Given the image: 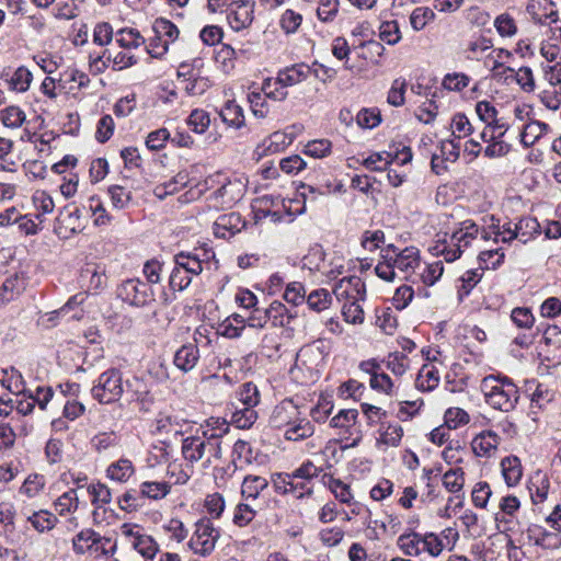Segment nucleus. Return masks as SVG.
Segmentation results:
<instances>
[{
	"label": "nucleus",
	"mask_w": 561,
	"mask_h": 561,
	"mask_svg": "<svg viewBox=\"0 0 561 561\" xmlns=\"http://www.w3.org/2000/svg\"><path fill=\"white\" fill-rule=\"evenodd\" d=\"M514 224L515 222H507L503 225L502 228H500L499 224H493L490 227L492 231H486L485 229L480 231L474 221L470 219L463 220L450 234L445 233V238L438 241L434 249L436 253L443 255L447 262H454L460 257L465 249L469 248L471 243L477 240L479 234L483 240L493 239L495 242L501 240L506 243L514 239L518 240V237H512V234H515Z\"/></svg>",
	"instance_id": "obj_1"
},
{
	"label": "nucleus",
	"mask_w": 561,
	"mask_h": 561,
	"mask_svg": "<svg viewBox=\"0 0 561 561\" xmlns=\"http://www.w3.org/2000/svg\"><path fill=\"white\" fill-rule=\"evenodd\" d=\"M388 248L396 253L394 266L407 282L419 286H433L442 277L444 273L442 261L423 262L419 249L414 247H408L399 252L393 244Z\"/></svg>",
	"instance_id": "obj_2"
},
{
	"label": "nucleus",
	"mask_w": 561,
	"mask_h": 561,
	"mask_svg": "<svg viewBox=\"0 0 561 561\" xmlns=\"http://www.w3.org/2000/svg\"><path fill=\"white\" fill-rule=\"evenodd\" d=\"M481 389L485 402L493 409L511 412L515 409L519 390L514 381L505 375H489L482 379Z\"/></svg>",
	"instance_id": "obj_3"
},
{
	"label": "nucleus",
	"mask_w": 561,
	"mask_h": 561,
	"mask_svg": "<svg viewBox=\"0 0 561 561\" xmlns=\"http://www.w3.org/2000/svg\"><path fill=\"white\" fill-rule=\"evenodd\" d=\"M124 393L123 373L117 368H108L94 381L91 396L101 404L117 402Z\"/></svg>",
	"instance_id": "obj_4"
},
{
	"label": "nucleus",
	"mask_w": 561,
	"mask_h": 561,
	"mask_svg": "<svg viewBox=\"0 0 561 561\" xmlns=\"http://www.w3.org/2000/svg\"><path fill=\"white\" fill-rule=\"evenodd\" d=\"M220 537V529L216 528L210 518H201L195 524V531L188 542L190 548L202 557L209 556Z\"/></svg>",
	"instance_id": "obj_5"
},
{
	"label": "nucleus",
	"mask_w": 561,
	"mask_h": 561,
	"mask_svg": "<svg viewBox=\"0 0 561 561\" xmlns=\"http://www.w3.org/2000/svg\"><path fill=\"white\" fill-rule=\"evenodd\" d=\"M321 469L313 462L306 461L300 467L290 472L293 478L289 485L290 495L295 499L309 497L313 493L314 479L319 477Z\"/></svg>",
	"instance_id": "obj_6"
},
{
	"label": "nucleus",
	"mask_w": 561,
	"mask_h": 561,
	"mask_svg": "<svg viewBox=\"0 0 561 561\" xmlns=\"http://www.w3.org/2000/svg\"><path fill=\"white\" fill-rule=\"evenodd\" d=\"M358 411L355 409L341 410L330 421V425L334 428L340 430L341 439H351L345 448L356 447L362 440V431L357 425Z\"/></svg>",
	"instance_id": "obj_7"
},
{
	"label": "nucleus",
	"mask_w": 561,
	"mask_h": 561,
	"mask_svg": "<svg viewBox=\"0 0 561 561\" xmlns=\"http://www.w3.org/2000/svg\"><path fill=\"white\" fill-rule=\"evenodd\" d=\"M117 296L130 306L144 307L153 300L154 294L147 283L130 278L117 287Z\"/></svg>",
	"instance_id": "obj_8"
},
{
	"label": "nucleus",
	"mask_w": 561,
	"mask_h": 561,
	"mask_svg": "<svg viewBox=\"0 0 561 561\" xmlns=\"http://www.w3.org/2000/svg\"><path fill=\"white\" fill-rule=\"evenodd\" d=\"M122 535L128 539L131 547L145 559H152L158 550V543L149 535L142 534L138 525L123 524L121 526Z\"/></svg>",
	"instance_id": "obj_9"
},
{
	"label": "nucleus",
	"mask_w": 561,
	"mask_h": 561,
	"mask_svg": "<svg viewBox=\"0 0 561 561\" xmlns=\"http://www.w3.org/2000/svg\"><path fill=\"white\" fill-rule=\"evenodd\" d=\"M254 0H234L228 7L227 22L236 31L248 28L254 19Z\"/></svg>",
	"instance_id": "obj_10"
},
{
	"label": "nucleus",
	"mask_w": 561,
	"mask_h": 561,
	"mask_svg": "<svg viewBox=\"0 0 561 561\" xmlns=\"http://www.w3.org/2000/svg\"><path fill=\"white\" fill-rule=\"evenodd\" d=\"M527 12L531 20L540 25H547L561 32L556 4L551 0H529Z\"/></svg>",
	"instance_id": "obj_11"
},
{
	"label": "nucleus",
	"mask_w": 561,
	"mask_h": 561,
	"mask_svg": "<svg viewBox=\"0 0 561 561\" xmlns=\"http://www.w3.org/2000/svg\"><path fill=\"white\" fill-rule=\"evenodd\" d=\"M333 293L337 300H363L366 294L365 284L358 276L344 277L334 286Z\"/></svg>",
	"instance_id": "obj_12"
},
{
	"label": "nucleus",
	"mask_w": 561,
	"mask_h": 561,
	"mask_svg": "<svg viewBox=\"0 0 561 561\" xmlns=\"http://www.w3.org/2000/svg\"><path fill=\"white\" fill-rule=\"evenodd\" d=\"M82 230L80 222V211L78 208H65L60 211L56 219L55 232L59 238L67 239L71 234L78 233Z\"/></svg>",
	"instance_id": "obj_13"
},
{
	"label": "nucleus",
	"mask_w": 561,
	"mask_h": 561,
	"mask_svg": "<svg viewBox=\"0 0 561 561\" xmlns=\"http://www.w3.org/2000/svg\"><path fill=\"white\" fill-rule=\"evenodd\" d=\"M299 410L293 400H284L277 404L271 415V425L275 428H288L298 421Z\"/></svg>",
	"instance_id": "obj_14"
},
{
	"label": "nucleus",
	"mask_w": 561,
	"mask_h": 561,
	"mask_svg": "<svg viewBox=\"0 0 561 561\" xmlns=\"http://www.w3.org/2000/svg\"><path fill=\"white\" fill-rule=\"evenodd\" d=\"M324 357L325 353L323 351L322 342H313L299 350L295 365L297 367H305L308 370H312L323 362Z\"/></svg>",
	"instance_id": "obj_15"
},
{
	"label": "nucleus",
	"mask_w": 561,
	"mask_h": 561,
	"mask_svg": "<svg viewBox=\"0 0 561 561\" xmlns=\"http://www.w3.org/2000/svg\"><path fill=\"white\" fill-rule=\"evenodd\" d=\"M311 72V66L304 62L295 64L284 69H280L277 73L274 84H279L283 87H293L307 80Z\"/></svg>",
	"instance_id": "obj_16"
},
{
	"label": "nucleus",
	"mask_w": 561,
	"mask_h": 561,
	"mask_svg": "<svg viewBox=\"0 0 561 561\" xmlns=\"http://www.w3.org/2000/svg\"><path fill=\"white\" fill-rule=\"evenodd\" d=\"M526 534L534 545L543 549L554 550L561 547V536L558 533L548 531L542 526L530 525Z\"/></svg>",
	"instance_id": "obj_17"
},
{
	"label": "nucleus",
	"mask_w": 561,
	"mask_h": 561,
	"mask_svg": "<svg viewBox=\"0 0 561 561\" xmlns=\"http://www.w3.org/2000/svg\"><path fill=\"white\" fill-rule=\"evenodd\" d=\"M500 440L495 432L484 431L472 439L471 447L476 456L490 458L496 453Z\"/></svg>",
	"instance_id": "obj_18"
},
{
	"label": "nucleus",
	"mask_w": 561,
	"mask_h": 561,
	"mask_svg": "<svg viewBox=\"0 0 561 561\" xmlns=\"http://www.w3.org/2000/svg\"><path fill=\"white\" fill-rule=\"evenodd\" d=\"M199 348L195 343L182 345L174 354L173 364L183 373L195 368L199 360Z\"/></svg>",
	"instance_id": "obj_19"
},
{
	"label": "nucleus",
	"mask_w": 561,
	"mask_h": 561,
	"mask_svg": "<svg viewBox=\"0 0 561 561\" xmlns=\"http://www.w3.org/2000/svg\"><path fill=\"white\" fill-rule=\"evenodd\" d=\"M99 533L93 528H83L72 538V549L76 554H85L87 552L98 556Z\"/></svg>",
	"instance_id": "obj_20"
},
{
	"label": "nucleus",
	"mask_w": 561,
	"mask_h": 561,
	"mask_svg": "<svg viewBox=\"0 0 561 561\" xmlns=\"http://www.w3.org/2000/svg\"><path fill=\"white\" fill-rule=\"evenodd\" d=\"M493 47V41L490 37H486L482 34L472 36L469 41H467L463 55L468 60L480 61L483 59L484 55L491 50Z\"/></svg>",
	"instance_id": "obj_21"
},
{
	"label": "nucleus",
	"mask_w": 561,
	"mask_h": 561,
	"mask_svg": "<svg viewBox=\"0 0 561 561\" xmlns=\"http://www.w3.org/2000/svg\"><path fill=\"white\" fill-rule=\"evenodd\" d=\"M188 182V173L186 171H180L169 181L156 185L153 195L159 199H164L169 195H173L185 187Z\"/></svg>",
	"instance_id": "obj_22"
},
{
	"label": "nucleus",
	"mask_w": 561,
	"mask_h": 561,
	"mask_svg": "<svg viewBox=\"0 0 561 561\" xmlns=\"http://www.w3.org/2000/svg\"><path fill=\"white\" fill-rule=\"evenodd\" d=\"M354 50L357 51L358 58L365 62L378 66L380 58L383 55V45L375 39L362 42L358 46H354Z\"/></svg>",
	"instance_id": "obj_23"
},
{
	"label": "nucleus",
	"mask_w": 561,
	"mask_h": 561,
	"mask_svg": "<svg viewBox=\"0 0 561 561\" xmlns=\"http://www.w3.org/2000/svg\"><path fill=\"white\" fill-rule=\"evenodd\" d=\"M267 486L268 481L264 477L248 474L241 485V496L244 501H255Z\"/></svg>",
	"instance_id": "obj_24"
},
{
	"label": "nucleus",
	"mask_w": 561,
	"mask_h": 561,
	"mask_svg": "<svg viewBox=\"0 0 561 561\" xmlns=\"http://www.w3.org/2000/svg\"><path fill=\"white\" fill-rule=\"evenodd\" d=\"M182 455L191 463L203 459L205 455V443L202 436H190L182 442Z\"/></svg>",
	"instance_id": "obj_25"
},
{
	"label": "nucleus",
	"mask_w": 561,
	"mask_h": 561,
	"mask_svg": "<svg viewBox=\"0 0 561 561\" xmlns=\"http://www.w3.org/2000/svg\"><path fill=\"white\" fill-rule=\"evenodd\" d=\"M403 436V428L398 423L382 424L379 428L377 446L398 447Z\"/></svg>",
	"instance_id": "obj_26"
},
{
	"label": "nucleus",
	"mask_w": 561,
	"mask_h": 561,
	"mask_svg": "<svg viewBox=\"0 0 561 561\" xmlns=\"http://www.w3.org/2000/svg\"><path fill=\"white\" fill-rule=\"evenodd\" d=\"M515 234L522 243H527L529 240L540 233V225L534 217H523L514 224Z\"/></svg>",
	"instance_id": "obj_27"
},
{
	"label": "nucleus",
	"mask_w": 561,
	"mask_h": 561,
	"mask_svg": "<svg viewBox=\"0 0 561 561\" xmlns=\"http://www.w3.org/2000/svg\"><path fill=\"white\" fill-rule=\"evenodd\" d=\"M257 420V412L252 407H233L230 411V423L240 430L250 428Z\"/></svg>",
	"instance_id": "obj_28"
},
{
	"label": "nucleus",
	"mask_w": 561,
	"mask_h": 561,
	"mask_svg": "<svg viewBox=\"0 0 561 561\" xmlns=\"http://www.w3.org/2000/svg\"><path fill=\"white\" fill-rule=\"evenodd\" d=\"M502 474L508 486L516 485L523 476L520 460L516 456L505 457L501 461Z\"/></svg>",
	"instance_id": "obj_29"
},
{
	"label": "nucleus",
	"mask_w": 561,
	"mask_h": 561,
	"mask_svg": "<svg viewBox=\"0 0 561 561\" xmlns=\"http://www.w3.org/2000/svg\"><path fill=\"white\" fill-rule=\"evenodd\" d=\"M174 264L194 277L203 272V260L192 252L178 253L174 256Z\"/></svg>",
	"instance_id": "obj_30"
},
{
	"label": "nucleus",
	"mask_w": 561,
	"mask_h": 561,
	"mask_svg": "<svg viewBox=\"0 0 561 561\" xmlns=\"http://www.w3.org/2000/svg\"><path fill=\"white\" fill-rule=\"evenodd\" d=\"M438 383V370L434 366L423 365L415 378V387L422 391H432Z\"/></svg>",
	"instance_id": "obj_31"
},
{
	"label": "nucleus",
	"mask_w": 561,
	"mask_h": 561,
	"mask_svg": "<svg viewBox=\"0 0 561 561\" xmlns=\"http://www.w3.org/2000/svg\"><path fill=\"white\" fill-rule=\"evenodd\" d=\"M171 491V484L165 481H145L139 484V493L149 500L164 499Z\"/></svg>",
	"instance_id": "obj_32"
},
{
	"label": "nucleus",
	"mask_w": 561,
	"mask_h": 561,
	"mask_svg": "<svg viewBox=\"0 0 561 561\" xmlns=\"http://www.w3.org/2000/svg\"><path fill=\"white\" fill-rule=\"evenodd\" d=\"M135 472L133 462L127 458H121L111 463L106 470L107 477L117 482H126Z\"/></svg>",
	"instance_id": "obj_33"
},
{
	"label": "nucleus",
	"mask_w": 561,
	"mask_h": 561,
	"mask_svg": "<svg viewBox=\"0 0 561 561\" xmlns=\"http://www.w3.org/2000/svg\"><path fill=\"white\" fill-rule=\"evenodd\" d=\"M219 115L224 123L233 128H240L244 125L243 111L234 101H228L220 110Z\"/></svg>",
	"instance_id": "obj_34"
},
{
	"label": "nucleus",
	"mask_w": 561,
	"mask_h": 561,
	"mask_svg": "<svg viewBox=\"0 0 561 561\" xmlns=\"http://www.w3.org/2000/svg\"><path fill=\"white\" fill-rule=\"evenodd\" d=\"M548 125L539 121H531L527 123L522 133L519 134L520 142L525 148H529L542 137L547 131Z\"/></svg>",
	"instance_id": "obj_35"
},
{
	"label": "nucleus",
	"mask_w": 561,
	"mask_h": 561,
	"mask_svg": "<svg viewBox=\"0 0 561 561\" xmlns=\"http://www.w3.org/2000/svg\"><path fill=\"white\" fill-rule=\"evenodd\" d=\"M398 547L405 556H420L422 553V535L417 533L402 534L397 540Z\"/></svg>",
	"instance_id": "obj_36"
},
{
	"label": "nucleus",
	"mask_w": 561,
	"mask_h": 561,
	"mask_svg": "<svg viewBox=\"0 0 561 561\" xmlns=\"http://www.w3.org/2000/svg\"><path fill=\"white\" fill-rule=\"evenodd\" d=\"M314 433L313 424L306 420L299 419L294 422L288 428H286L284 436L288 440H301L312 436Z\"/></svg>",
	"instance_id": "obj_37"
},
{
	"label": "nucleus",
	"mask_w": 561,
	"mask_h": 561,
	"mask_svg": "<svg viewBox=\"0 0 561 561\" xmlns=\"http://www.w3.org/2000/svg\"><path fill=\"white\" fill-rule=\"evenodd\" d=\"M240 221V216L234 213L219 216L214 224V233L219 238H226V232L234 234L236 231H239Z\"/></svg>",
	"instance_id": "obj_38"
},
{
	"label": "nucleus",
	"mask_w": 561,
	"mask_h": 561,
	"mask_svg": "<svg viewBox=\"0 0 561 561\" xmlns=\"http://www.w3.org/2000/svg\"><path fill=\"white\" fill-rule=\"evenodd\" d=\"M332 296L328 289L319 288L312 290L307 297L306 302L310 310L321 312L332 305Z\"/></svg>",
	"instance_id": "obj_39"
},
{
	"label": "nucleus",
	"mask_w": 561,
	"mask_h": 561,
	"mask_svg": "<svg viewBox=\"0 0 561 561\" xmlns=\"http://www.w3.org/2000/svg\"><path fill=\"white\" fill-rule=\"evenodd\" d=\"M56 512L60 516L71 514L77 511L79 505V499L77 489H69L64 492L54 503Z\"/></svg>",
	"instance_id": "obj_40"
},
{
	"label": "nucleus",
	"mask_w": 561,
	"mask_h": 561,
	"mask_svg": "<svg viewBox=\"0 0 561 561\" xmlns=\"http://www.w3.org/2000/svg\"><path fill=\"white\" fill-rule=\"evenodd\" d=\"M222 332L221 334L225 337L228 339H237L242 335V332L247 328L245 318L241 314L233 313L232 316L228 317L222 323H221Z\"/></svg>",
	"instance_id": "obj_41"
},
{
	"label": "nucleus",
	"mask_w": 561,
	"mask_h": 561,
	"mask_svg": "<svg viewBox=\"0 0 561 561\" xmlns=\"http://www.w3.org/2000/svg\"><path fill=\"white\" fill-rule=\"evenodd\" d=\"M0 121L3 123L5 127L19 128L26 121V114L19 106L9 105L0 110Z\"/></svg>",
	"instance_id": "obj_42"
},
{
	"label": "nucleus",
	"mask_w": 561,
	"mask_h": 561,
	"mask_svg": "<svg viewBox=\"0 0 561 561\" xmlns=\"http://www.w3.org/2000/svg\"><path fill=\"white\" fill-rule=\"evenodd\" d=\"M116 43L125 48H138L145 44L144 36L135 28H122L115 34Z\"/></svg>",
	"instance_id": "obj_43"
},
{
	"label": "nucleus",
	"mask_w": 561,
	"mask_h": 561,
	"mask_svg": "<svg viewBox=\"0 0 561 561\" xmlns=\"http://www.w3.org/2000/svg\"><path fill=\"white\" fill-rule=\"evenodd\" d=\"M32 80V72L26 67L20 66L7 81L10 89L16 92H25L28 90Z\"/></svg>",
	"instance_id": "obj_44"
},
{
	"label": "nucleus",
	"mask_w": 561,
	"mask_h": 561,
	"mask_svg": "<svg viewBox=\"0 0 561 561\" xmlns=\"http://www.w3.org/2000/svg\"><path fill=\"white\" fill-rule=\"evenodd\" d=\"M268 321L273 327H285L289 323L291 316L288 314V309L280 301H273L268 308L265 309Z\"/></svg>",
	"instance_id": "obj_45"
},
{
	"label": "nucleus",
	"mask_w": 561,
	"mask_h": 561,
	"mask_svg": "<svg viewBox=\"0 0 561 561\" xmlns=\"http://www.w3.org/2000/svg\"><path fill=\"white\" fill-rule=\"evenodd\" d=\"M443 485L450 493H461L465 485V472L462 468L449 469L443 476Z\"/></svg>",
	"instance_id": "obj_46"
},
{
	"label": "nucleus",
	"mask_w": 561,
	"mask_h": 561,
	"mask_svg": "<svg viewBox=\"0 0 561 561\" xmlns=\"http://www.w3.org/2000/svg\"><path fill=\"white\" fill-rule=\"evenodd\" d=\"M27 520L37 531L44 533L56 526L57 517L48 511L41 510L28 516Z\"/></svg>",
	"instance_id": "obj_47"
},
{
	"label": "nucleus",
	"mask_w": 561,
	"mask_h": 561,
	"mask_svg": "<svg viewBox=\"0 0 561 561\" xmlns=\"http://www.w3.org/2000/svg\"><path fill=\"white\" fill-rule=\"evenodd\" d=\"M222 438L214 433H203V440L205 443V457L207 462H211V459H220L222 457Z\"/></svg>",
	"instance_id": "obj_48"
},
{
	"label": "nucleus",
	"mask_w": 561,
	"mask_h": 561,
	"mask_svg": "<svg viewBox=\"0 0 561 561\" xmlns=\"http://www.w3.org/2000/svg\"><path fill=\"white\" fill-rule=\"evenodd\" d=\"M252 501L239 503L233 512L232 522L238 527L248 526L256 516V510L251 504Z\"/></svg>",
	"instance_id": "obj_49"
},
{
	"label": "nucleus",
	"mask_w": 561,
	"mask_h": 561,
	"mask_svg": "<svg viewBox=\"0 0 561 561\" xmlns=\"http://www.w3.org/2000/svg\"><path fill=\"white\" fill-rule=\"evenodd\" d=\"M237 396L242 405L255 408L260 403V391L251 381L241 385Z\"/></svg>",
	"instance_id": "obj_50"
},
{
	"label": "nucleus",
	"mask_w": 561,
	"mask_h": 561,
	"mask_svg": "<svg viewBox=\"0 0 561 561\" xmlns=\"http://www.w3.org/2000/svg\"><path fill=\"white\" fill-rule=\"evenodd\" d=\"M291 142V136L283 131H275L264 141V151L267 153H276L284 150Z\"/></svg>",
	"instance_id": "obj_51"
},
{
	"label": "nucleus",
	"mask_w": 561,
	"mask_h": 561,
	"mask_svg": "<svg viewBox=\"0 0 561 561\" xmlns=\"http://www.w3.org/2000/svg\"><path fill=\"white\" fill-rule=\"evenodd\" d=\"M194 472L192 465H183L180 462H171L168 466V476L173 479L174 484H185Z\"/></svg>",
	"instance_id": "obj_52"
},
{
	"label": "nucleus",
	"mask_w": 561,
	"mask_h": 561,
	"mask_svg": "<svg viewBox=\"0 0 561 561\" xmlns=\"http://www.w3.org/2000/svg\"><path fill=\"white\" fill-rule=\"evenodd\" d=\"M82 278L89 277V289L98 290L105 286L106 276L104 271L94 264H88L81 273Z\"/></svg>",
	"instance_id": "obj_53"
},
{
	"label": "nucleus",
	"mask_w": 561,
	"mask_h": 561,
	"mask_svg": "<svg viewBox=\"0 0 561 561\" xmlns=\"http://www.w3.org/2000/svg\"><path fill=\"white\" fill-rule=\"evenodd\" d=\"M504 252L502 249H492L481 251L478 259L482 270H495L504 260Z\"/></svg>",
	"instance_id": "obj_54"
},
{
	"label": "nucleus",
	"mask_w": 561,
	"mask_h": 561,
	"mask_svg": "<svg viewBox=\"0 0 561 561\" xmlns=\"http://www.w3.org/2000/svg\"><path fill=\"white\" fill-rule=\"evenodd\" d=\"M451 134L454 138L461 139L472 134L473 127L468 117L462 113L453 116L450 123Z\"/></svg>",
	"instance_id": "obj_55"
},
{
	"label": "nucleus",
	"mask_w": 561,
	"mask_h": 561,
	"mask_svg": "<svg viewBox=\"0 0 561 561\" xmlns=\"http://www.w3.org/2000/svg\"><path fill=\"white\" fill-rule=\"evenodd\" d=\"M435 19V13L427 7L415 8L410 15V23L414 31L423 30Z\"/></svg>",
	"instance_id": "obj_56"
},
{
	"label": "nucleus",
	"mask_w": 561,
	"mask_h": 561,
	"mask_svg": "<svg viewBox=\"0 0 561 561\" xmlns=\"http://www.w3.org/2000/svg\"><path fill=\"white\" fill-rule=\"evenodd\" d=\"M193 278L194 276L185 273V271L174 264V267L169 276V287L173 291H182L190 286Z\"/></svg>",
	"instance_id": "obj_57"
},
{
	"label": "nucleus",
	"mask_w": 561,
	"mask_h": 561,
	"mask_svg": "<svg viewBox=\"0 0 561 561\" xmlns=\"http://www.w3.org/2000/svg\"><path fill=\"white\" fill-rule=\"evenodd\" d=\"M210 117L209 114L202 110H193L187 117V125L196 134H203L209 127Z\"/></svg>",
	"instance_id": "obj_58"
},
{
	"label": "nucleus",
	"mask_w": 561,
	"mask_h": 561,
	"mask_svg": "<svg viewBox=\"0 0 561 561\" xmlns=\"http://www.w3.org/2000/svg\"><path fill=\"white\" fill-rule=\"evenodd\" d=\"M89 495L91 496V503L93 505L104 506L111 502L112 494L110 489L103 483H92L87 488Z\"/></svg>",
	"instance_id": "obj_59"
},
{
	"label": "nucleus",
	"mask_w": 561,
	"mask_h": 561,
	"mask_svg": "<svg viewBox=\"0 0 561 561\" xmlns=\"http://www.w3.org/2000/svg\"><path fill=\"white\" fill-rule=\"evenodd\" d=\"M444 422L449 430H456L459 426L468 424L470 422V416L463 409L449 408L445 412Z\"/></svg>",
	"instance_id": "obj_60"
},
{
	"label": "nucleus",
	"mask_w": 561,
	"mask_h": 561,
	"mask_svg": "<svg viewBox=\"0 0 561 561\" xmlns=\"http://www.w3.org/2000/svg\"><path fill=\"white\" fill-rule=\"evenodd\" d=\"M471 78L463 72L447 73L443 79V87L448 91L460 92L466 89Z\"/></svg>",
	"instance_id": "obj_61"
},
{
	"label": "nucleus",
	"mask_w": 561,
	"mask_h": 561,
	"mask_svg": "<svg viewBox=\"0 0 561 561\" xmlns=\"http://www.w3.org/2000/svg\"><path fill=\"white\" fill-rule=\"evenodd\" d=\"M494 27L502 37H512L517 33L515 20L508 13H502L494 20Z\"/></svg>",
	"instance_id": "obj_62"
},
{
	"label": "nucleus",
	"mask_w": 561,
	"mask_h": 561,
	"mask_svg": "<svg viewBox=\"0 0 561 561\" xmlns=\"http://www.w3.org/2000/svg\"><path fill=\"white\" fill-rule=\"evenodd\" d=\"M283 298L293 306H299L306 300V289L302 283L291 282L287 284Z\"/></svg>",
	"instance_id": "obj_63"
},
{
	"label": "nucleus",
	"mask_w": 561,
	"mask_h": 561,
	"mask_svg": "<svg viewBox=\"0 0 561 561\" xmlns=\"http://www.w3.org/2000/svg\"><path fill=\"white\" fill-rule=\"evenodd\" d=\"M153 31L158 36L168 39V43L174 42L179 36V30L175 24L162 18L154 21Z\"/></svg>",
	"instance_id": "obj_64"
}]
</instances>
